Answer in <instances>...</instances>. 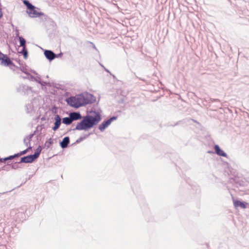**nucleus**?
<instances>
[{
    "label": "nucleus",
    "instance_id": "0eeeda50",
    "mask_svg": "<svg viewBox=\"0 0 249 249\" xmlns=\"http://www.w3.org/2000/svg\"><path fill=\"white\" fill-rule=\"evenodd\" d=\"M70 117L72 122L74 120H77L81 119L82 116L78 112H72L70 114Z\"/></svg>",
    "mask_w": 249,
    "mask_h": 249
},
{
    "label": "nucleus",
    "instance_id": "2eb2a0df",
    "mask_svg": "<svg viewBox=\"0 0 249 249\" xmlns=\"http://www.w3.org/2000/svg\"><path fill=\"white\" fill-rule=\"evenodd\" d=\"M63 123L66 124H70L72 123L70 117H65L62 120Z\"/></svg>",
    "mask_w": 249,
    "mask_h": 249
},
{
    "label": "nucleus",
    "instance_id": "ddd939ff",
    "mask_svg": "<svg viewBox=\"0 0 249 249\" xmlns=\"http://www.w3.org/2000/svg\"><path fill=\"white\" fill-rule=\"evenodd\" d=\"M27 12L31 17H35L38 15L37 12L35 9H33V10H29Z\"/></svg>",
    "mask_w": 249,
    "mask_h": 249
},
{
    "label": "nucleus",
    "instance_id": "6e6552de",
    "mask_svg": "<svg viewBox=\"0 0 249 249\" xmlns=\"http://www.w3.org/2000/svg\"><path fill=\"white\" fill-rule=\"evenodd\" d=\"M44 54L47 58L51 60L53 59L55 57V54L51 51H45L44 52Z\"/></svg>",
    "mask_w": 249,
    "mask_h": 249
},
{
    "label": "nucleus",
    "instance_id": "f3484780",
    "mask_svg": "<svg viewBox=\"0 0 249 249\" xmlns=\"http://www.w3.org/2000/svg\"><path fill=\"white\" fill-rule=\"evenodd\" d=\"M107 126L105 122H103L99 125V129L101 131H103Z\"/></svg>",
    "mask_w": 249,
    "mask_h": 249
},
{
    "label": "nucleus",
    "instance_id": "7ed1b4c3",
    "mask_svg": "<svg viewBox=\"0 0 249 249\" xmlns=\"http://www.w3.org/2000/svg\"><path fill=\"white\" fill-rule=\"evenodd\" d=\"M0 63L6 66H14V64L10 60V58L1 53H0Z\"/></svg>",
    "mask_w": 249,
    "mask_h": 249
},
{
    "label": "nucleus",
    "instance_id": "aec40b11",
    "mask_svg": "<svg viewBox=\"0 0 249 249\" xmlns=\"http://www.w3.org/2000/svg\"><path fill=\"white\" fill-rule=\"evenodd\" d=\"M2 15H3V14H2V12L1 11V9L0 8V19L2 17Z\"/></svg>",
    "mask_w": 249,
    "mask_h": 249
},
{
    "label": "nucleus",
    "instance_id": "9d476101",
    "mask_svg": "<svg viewBox=\"0 0 249 249\" xmlns=\"http://www.w3.org/2000/svg\"><path fill=\"white\" fill-rule=\"evenodd\" d=\"M70 142V139L68 137H66L63 138L62 141L60 143V145L62 148H66L67 147Z\"/></svg>",
    "mask_w": 249,
    "mask_h": 249
},
{
    "label": "nucleus",
    "instance_id": "412c9836",
    "mask_svg": "<svg viewBox=\"0 0 249 249\" xmlns=\"http://www.w3.org/2000/svg\"><path fill=\"white\" fill-rule=\"evenodd\" d=\"M3 159H0V162H3L5 161V160H4Z\"/></svg>",
    "mask_w": 249,
    "mask_h": 249
},
{
    "label": "nucleus",
    "instance_id": "423d86ee",
    "mask_svg": "<svg viewBox=\"0 0 249 249\" xmlns=\"http://www.w3.org/2000/svg\"><path fill=\"white\" fill-rule=\"evenodd\" d=\"M31 148L30 147L29 148H27V149H25L24 151H22L20 152L19 153H18L17 154L15 155L14 156H9L8 157L5 158H4L3 159V160H12V159H13L14 158H15L16 157L24 155V154H26L28 152V150L29 149H31Z\"/></svg>",
    "mask_w": 249,
    "mask_h": 249
},
{
    "label": "nucleus",
    "instance_id": "39448f33",
    "mask_svg": "<svg viewBox=\"0 0 249 249\" xmlns=\"http://www.w3.org/2000/svg\"><path fill=\"white\" fill-rule=\"evenodd\" d=\"M54 125L53 127V131H56L60 126L61 124V118L58 115H56L54 117Z\"/></svg>",
    "mask_w": 249,
    "mask_h": 249
},
{
    "label": "nucleus",
    "instance_id": "dca6fc26",
    "mask_svg": "<svg viewBox=\"0 0 249 249\" xmlns=\"http://www.w3.org/2000/svg\"><path fill=\"white\" fill-rule=\"evenodd\" d=\"M41 151V148L40 146H38V148L36 149V151L34 155V157L35 158V159H37L38 156H39V154Z\"/></svg>",
    "mask_w": 249,
    "mask_h": 249
},
{
    "label": "nucleus",
    "instance_id": "9b49d317",
    "mask_svg": "<svg viewBox=\"0 0 249 249\" xmlns=\"http://www.w3.org/2000/svg\"><path fill=\"white\" fill-rule=\"evenodd\" d=\"M233 204L235 208H237L238 207H240L242 208L245 209L246 208V204L242 202H241L239 200H234Z\"/></svg>",
    "mask_w": 249,
    "mask_h": 249
},
{
    "label": "nucleus",
    "instance_id": "4468645a",
    "mask_svg": "<svg viewBox=\"0 0 249 249\" xmlns=\"http://www.w3.org/2000/svg\"><path fill=\"white\" fill-rule=\"evenodd\" d=\"M23 3L27 6L28 10H33V9H35V6L32 5L30 3H29L28 1L24 0L23 1Z\"/></svg>",
    "mask_w": 249,
    "mask_h": 249
},
{
    "label": "nucleus",
    "instance_id": "f03ea898",
    "mask_svg": "<svg viewBox=\"0 0 249 249\" xmlns=\"http://www.w3.org/2000/svg\"><path fill=\"white\" fill-rule=\"evenodd\" d=\"M100 120L101 117L98 113L91 111L89 114L84 117L82 121L77 124L76 129L87 130L96 125Z\"/></svg>",
    "mask_w": 249,
    "mask_h": 249
},
{
    "label": "nucleus",
    "instance_id": "20e7f679",
    "mask_svg": "<svg viewBox=\"0 0 249 249\" xmlns=\"http://www.w3.org/2000/svg\"><path fill=\"white\" fill-rule=\"evenodd\" d=\"M36 159L33 155H29L21 158L20 162L31 163L34 161Z\"/></svg>",
    "mask_w": 249,
    "mask_h": 249
},
{
    "label": "nucleus",
    "instance_id": "6ab92c4d",
    "mask_svg": "<svg viewBox=\"0 0 249 249\" xmlns=\"http://www.w3.org/2000/svg\"><path fill=\"white\" fill-rule=\"evenodd\" d=\"M23 52H24V55L25 57H26L27 55V50H26L25 49L24 51L23 50Z\"/></svg>",
    "mask_w": 249,
    "mask_h": 249
},
{
    "label": "nucleus",
    "instance_id": "f257e3e1",
    "mask_svg": "<svg viewBox=\"0 0 249 249\" xmlns=\"http://www.w3.org/2000/svg\"><path fill=\"white\" fill-rule=\"evenodd\" d=\"M95 101L94 96L89 93L78 95L66 99V102L69 105L75 108L91 104Z\"/></svg>",
    "mask_w": 249,
    "mask_h": 249
},
{
    "label": "nucleus",
    "instance_id": "f8f14e48",
    "mask_svg": "<svg viewBox=\"0 0 249 249\" xmlns=\"http://www.w3.org/2000/svg\"><path fill=\"white\" fill-rule=\"evenodd\" d=\"M19 40L20 42V45L23 47V50L24 51L26 47V41L24 38L21 36H19Z\"/></svg>",
    "mask_w": 249,
    "mask_h": 249
},
{
    "label": "nucleus",
    "instance_id": "a211bd4d",
    "mask_svg": "<svg viewBox=\"0 0 249 249\" xmlns=\"http://www.w3.org/2000/svg\"><path fill=\"white\" fill-rule=\"evenodd\" d=\"M115 119H116L115 117H112V118H110V119L108 120L106 122H105L106 124V125H107V126H108L110 124L111 121L113 120H115Z\"/></svg>",
    "mask_w": 249,
    "mask_h": 249
},
{
    "label": "nucleus",
    "instance_id": "1a4fd4ad",
    "mask_svg": "<svg viewBox=\"0 0 249 249\" xmlns=\"http://www.w3.org/2000/svg\"><path fill=\"white\" fill-rule=\"evenodd\" d=\"M214 149L217 155L223 157H226V154L220 148L218 145H215L214 146Z\"/></svg>",
    "mask_w": 249,
    "mask_h": 249
}]
</instances>
